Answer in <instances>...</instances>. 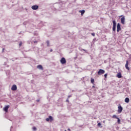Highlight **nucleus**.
Instances as JSON below:
<instances>
[{
  "mask_svg": "<svg viewBox=\"0 0 131 131\" xmlns=\"http://www.w3.org/2000/svg\"><path fill=\"white\" fill-rule=\"evenodd\" d=\"M67 102L68 103H69V100L67 99Z\"/></svg>",
  "mask_w": 131,
  "mask_h": 131,
  "instance_id": "30",
  "label": "nucleus"
},
{
  "mask_svg": "<svg viewBox=\"0 0 131 131\" xmlns=\"http://www.w3.org/2000/svg\"><path fill=\"white\" fill-rule=\"evenodd\" d=\"M85 13V10H82V15H83Z\"/></svg>",
  "mask_w": 131,
  "mask_h": 131,
  "instance_id": "22",
  "label": "nucleus"
},
{
  "mask_svg": "<svg viewBox=\"0 0 131 131\" xmlns=\"http://www.w3.org/2000/svg\"><path fill=\"white\" fill-rule=\"evenodd\" d=\"M125 103H128L129 102V98L126 97L125 99Z\"/></svg>",
  "mask_w": 131,
  "mask_h": 131,
  "instance_id": "14",
  "label": "nucleus"
},
{
  "mask_svg": "<svg viewBox=\"0 0 131 131\" xmlns=\"http://www.w3.org/2000/svg\"><path fill=\"white\" fill-rule=\"evenodd\" d=\"M37 102H39V100H37Z\"/></svg>",
  "mask_w": 131,
  "mask_h": 131,
  "instance_id": "32",
  "label": "nucleus"
},
{
  "mask_svg": "<svg viewBox=\"0 0 131 131\" xmlns=\"http://www.w3.org/2000/svg\"><path fill=\"white\" fill-rule=\"evenodd\" d=\"M69 130H70V129H68Z\"/></svg>",
  "mask_w": 131,
  "mask_h": 131,
  "instance_id": "35",
  "label": "nucleus"
},
{
  "mask_svg": "<svg viewBox=\"0 0 131 131\" xmlns=\"http://www.w3.org/2000/svg\"><path fill=\"white\" fill-rule=\"evenodd\" d=\"M102 124H101L100 122L98 123V126H99V127H103V126H101Z\"/></svg>",
  "mask_w": 131,
  "mask_h": 131,
  "instance_id": "15",
  "label": "nucleus"
},
{
  "mask_svg": "<svg viewBox=\"0 0 131 131\" xmlns=\"http://www.w3.org/2000/svg\"><path fill=\"white\" fill-rule=\"evenodd\" d=\"M91 35H92L93 36H95V33H91Z\"/></svg>",
  "mask_w": 131,
  "mask_h": 131,
  "instance_id": "23",
  "label": "nucleus"
},
{
  "mask_svg": "<svg viewBox=\"0 0 131 131\" xmlns=\"http://www.w3.org/2000/svg\"><path fill=\"white\" fill-rule=\"evenodd\" d=\"M94 81H95V80L93 78H92L91 79V83H94Z\"/></svg>",
  "mask_w": 131,
  "mask_h": 131,
  "instance_id": "16",
  "label": "nucleus"
},
{
  "mask_svg": "<svg viewBox=\"0 0 131 131\" xmlns=\"http://www.w3.org/2000/svg\"><path fill=\"white\" fill-rule=\"evenodd\" d=\"M104 73H105V70L103 69H99L97 72L98 75H102V74H104Z\"/></svg>",
  "mask_w": 131,
  "mask_h": 131,
  "instance_id": "2",
  "label": "nucleus"
},
{
  "mask_svg": "<svg viewBox=\"0 0 131 131\" xmlns=\"http://www.w3.org/2000/svg\"><path fill=\"white\" fill-rule=\"evenodd\" d=\"M34 43H37V41H34Z\"/></svg>",
  "mask_w": 131,
  "mask_h": 131,
  "instance_id": "29",
  "label": "nucleus"
},
{
  "mask_svg": "<svg viewBox=\"0 0 131 131\" xmlns=\"http://www.w3.org/2000/svg\"><path fill=\"white\" fill-rule=\"evenodd\" d=\"M37 68L38 69H40L41 70H42V69H43L42 66H41V65H38V66H37Z\"/></svg>",
  "mask_w": 131,
  "mask_h": 131,
  "instance_id": "12",
  "label": "nucleus"
},
{
  "mask_svg": "<svg viewBox=\"0 0 131 131\" xmlns=\"http://www.w3.org/2000/svg\"><path fill=\"white\" fill-rule=\"evenodd\" d=\"M71 97H72L71 95H69V96H68V99H69V98H71Z\"/></svg>",
  "mask_w": 131,
  "mask_h": 131,
  "instance_id": "27",
  "label": "nucleus"
},
{
  "mask_svg": "<svg viewBox=\"0 0 131 131\" xmlns=\"http://www.w3.org/2000/svg\"><path fill=\"white\" fill-rule=\"evenodd\" d=\"M33 130H34V131L36 130V128L34 126V127H33Z\"/></svg>",
  "mask_w": 131,
  "mask_h": 131,
  "instance_id": "21",
  "label": "nucleus"
},
{
  "mask_svg": "<svg viewBox=\"0 0 131 131\" xmlns=\"http://www.w3.org/2000/svg\"><path fill=\"white\" fill-rule=\"evenodd\" d=\"M116 21L115 20H113V31H114L115 32L116 31Z\"/></svg>",
  "mask_w": 131,
  "mask_h": 131,
  "instance_id": "1",
  "label": "nucleus"
},
{
  "mask_svg": "<svg viewBox=\"0 0 131 131\" xmlns=\"http://www.w3.org/2000/svg\"><path fill=\"white\" fill-rule=\"evenodd\" d=\"M125 17H124V16H123L121 18V23H122V24H125Z\"/></svg>",
  "mask_w": 131,
  "mask_h": 131,
  "instance_id": "6",
  "label": "nucleus"
},
{
  "mask_svg": "<svg viewBox=\"0 0 131 131\" xmlns=\"http://www.w3.org/2000/svg\"><path fill=\"white\" fill-rule=\"evenodd\" d=\"M50 52H53V50H52V49H51V50H50Z\"/></svg>",
  "mask_w": 131,
  "mask_h": 131,
  "instance_id": "31",
  "label": "nucleus"
},
{
  "mask_svg": "<svg viewBox=\"0 0 131 131\" xmlns=\"http://www.w3.org/2000/svg\"><path fill=\"white\" fill-rule=\"evenodd\" d=\"M12 91H17V85L15 84L13 85L11 88Z\"/></svg>",
  "mask_w": 131,
  "mask_h": 131,
  "instance_id": "9",
  "label": "nucleus"
},
{
  "mask_svg": "<svg viewBox=\"0 0 131 131\" xmlns=\"http://www.w3.org/2000/svg\"><path fill=\"white\" fill-rule=\"evenodd\" d=\"M117 119H118V121H117L118 123H120V119H119V118H118Z\"/></svg>",
  "mask_w": 131,
  "mask_h": 131,
  "instance_id": "19",
  "label": "nucleus"
},
{
  "mask_svg": "<svg viewBox=\"0 0 131 131\" xmlns=\"http://www.w3.org/2000/svg\"><path fill=\"white\" fill-rule=\"evenodd\" d=\"M10 108V105H6L4 108V110L6 112H8V110Z\"/></svg>",
  "mask_w": 131,
  "mask_h": 131,
  "instance_id": "10",
  "label": "nucleus"
},
{
  "mask_svg": "<svg viewBox=\"0 0 131 131\" xmlns=\"http://www.w3.org/2000/svg\"><path fill=\"white\" fill-rule=\"evenodd\" d=\"M125 67L126 69H127V70H129V67H128V60H126Z\"/></svg>",
  "mask_w": 131,
  "mask_h": 131,
  "instance_id": "8",
  "label": "nucleus"
},
{
  "mask_svg": "<svg viewBox=\"0 0 131 131\" xmlns=\"http://www.w3.org/2000/svg\"><path fill=\"white\" fill-rule=\"evenodd\" d=\"M32 10H37L38 9V6L37 5H33L32 6Z\"/></svg>",
  "mask_w": 131,
  "mask_h": 131,
  "instance_id": "11",
  "label": "nucleus"
},
{
  "mask_svg": "<svg viewBox=\"0 0 131 131\" xmlns=\"http://www.w3.org/2000/svg\"><path fill=\"white\" fill-rule=\"evenodd\" d=\"M2 52H3V53H4V52H5V48L3 49Z\"/></svg>",
  "mask_w": 131,
  "mask_h": 131,
  "instance_id": "28",
  "label": "nucleus"
},
{
  "mask_svg": "<svg viewBox=\"0 0 131 131\" xmlns=\"http://www.w3.org/2000/svg\"><path fill=\"white\" fill-rule=\"evenodd\" d=\"M130 120H131V117H130Z\"/></svg>",
  "mask_w": 131,
  "mask_h": 131,
  "instance_id": "36",
  "label": "nucleus"
},
{
  "mask_svg": "<svg viewBox=\"0 0 131 131\" xmlns=\"http://www.w3.org/2000/svg\"><path fill=\"white\" fill-rule=\"evenodd\" d=\"M82 51H85L84 49H82Z\"/></svg>",
  "mask_w": 131,
  "mask_h": 131,
  "instance_id": "33",
  "label": "nucleus"
},
{
  "mask_svg": "<svg viewBox=\"0 0 131 131\" xmlns=\"http://www.w3.org/2000/svg\"><path fill=\"white\" fill-rule=\"evenodd\" d=\"M92 88H95V86H92Z\"/></svg>",
  "mask_w": 131,
  "mask_h": 131,
  "instance_id": "34",
  "label": "nucleus"
},
{
  "mask_svg": "<svg viewBox=\"0 0 131 131\" xmlns=\"http://www.w3.org/2000/svg\"><path fill=\"white\" fill-rule=\"evenodd\" d=\"M47 46L50 47V41L48 40L47 41Z\"/></svg>",
  "mask_w": 131,
  "mask_h": 131,
  "instance_id": "18",
  "label": "nucleus"
},
{
  "mask_svg": "<svg viewBox=\"0 0 131 131\" xmlns=\"http://www.w3.org/2000/svg\"><path fill=\"white\" fill-rule=\"evenodd\" d=\"M107 75H108V74H104V76L105 78H107Z\"/></svg>",
  "mask_w": 131,
  "mask_h": 131,
  "instance_id": "20",
  "label": "nucleus"
},
{
  "mask_svg": "<svg viewBox=\"0 0 131 131\" xmlns=\"http://www.w3.org/2000/svg\"><path fill=\"white\" fill-rule=\"evenodd\" d=\"M113 118H116V119H117V118H118V117H117V116H116V115H113Z\"/></svg>",
  "mask_w": 131,
  "mask_h": 131,
  "instance_id": "17",
  "label": "nucleus"
},
{
  "mask_svg": "<svg viewBox=\"0 0 131 131\" xmlns=\"http://www.w3.org/2000/svg\"><path fill=\"white\" fill-rule=\"evenodd\" d=\"M46 121H50V122H52V121H53V117L50 116L48 118L46 119Z\"/></svg>",
  "mask_w": 131,
  "mask_h": 131,
  "instance_id": "7",
  "label": "nucleus"
},
{
  "mask_svg": "<svg viewBox=\"0 0 131 131\" xmlns=\"http://www.w3.org/2000/svg\"><path fill=\"white\" fill-rule=\"evenodd\" d=\"M80 12L81 13V16H82V10H80Z\"/></svg>",
  "mask_w": 131,
  "mask_h": 131,
  "instance_id": "26",
  "label": "nucleus"
},
{
  "mask_svg": "<svg viewBox=\"0 0 131 131\" xmlns=\"http://www.w3.org/2000/svg\"><path fill=\"white\" fill-rule=\"evenodd\" d=\"M122 110H123V108L122 107V106H121V105L119 104L118 109V113H121V112H122Z\"/></svg>",
  "mask_w": 131,
  "mask_h": 131,
  "instance_id": "4",
  "label": "nucleus"
},
{
  "mask_svg": "<svg viewBox=\"0 0 131 131\" xmlns=\"http://www.w3.org/2000/svg\"><path fill=\"white\" fill-rule=\"evenodd\" d=\"M19 46V47H21V46H22V42H20Z\"/></svg>",
  "mask_w": 131,
  "mask_h": 131,
  "instance_id": "24",
  "label": "nucleus"
},
{
  "mask_svg": "<svg viewBox=\"0 0 131 131\" xmlns=\"http://www.w3.org/2000/svg\"><path fill=\"white\" fill-rule=\"evenodd\" d=\"M97 40H97V38L93 39V41H97Z\"/></svg>",
  "mask_w": 131,
  "mask_h": 131,
  "instance_id": "25",
  "label": "nucleus"
},
{
  "mask_svg": "<svg viewBox=\"0 0 131 131\" xmlns=\"http://www.w3.org/2000/svg\"><path fill=\"white\" fill-rule=\"evenodd\" d=\"M121 30V26L120 23H118L117 25V32H119Z\"/></svg>",
  "mask_w": 131,
  "mask_h": 131,
  "instance_id": "3",
  "label": "nucleus"
},
{
  "mask_svg": "<svg viewBox=\"0 0 131 131\" xmlns=\"http://www.w3.org/2000/svg\"><path fill=\"white\" fill-rule=\"evenodd\" d=\"M117 77L118 78H121V77H122V76L121 75V73H118Z\"/></svg>",
  "mask_w": 131,
  "mask_h": 131,
  "instance_id": "13",
  "label": "nucleus"
},
{
  "mask_svg": "<svg viewBox=\"0 0 131 131\" xmlns=\"http://www.w3.org/2000/svg\"><path fill=\"white\" fill-rule=\"evenodd\" d=\"M60 63L61 64H66V59L64 57L61 58L60 59Z\"/></svg>",
  "mask_w": 131,
  "mask_h": 131,
  "instance_id": "5",
  "label": "nucleus"
}]
</instances>
